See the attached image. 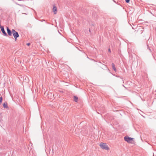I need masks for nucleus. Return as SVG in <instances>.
Here are the masks:
<instances>
[{
    "label": "nucleus",
    "instance_id": "f257e3e1",
    "mask_svg": "<svg viewBox=\"0 0 156 156\" xmlns=\"http://www.w3.org/2000/svg\"><path fill=\"white\" fill-rule=\"evenodd\" d=\"M100 146L103 149L106 150H108L109 149V147L105 143L102 142L100 144Z\"/></svg>",
    "mask_w": 156,
    "mask_h": 156
},
{
    "label": "nucleus",
    "instance_id": "f03ea898",
    "mask_svg": "<svg viewBox=\"0 0 156 156\" xmlns=\"http://www.w3.org/2000/svg\"><path fill=\"white\" fill-rule=\"evenodd\" d=\"M133 139V138L129 137L126 136H125L124 137V140H125L128 143H130V141L132 140Z\"/></svg>",
    "mask_w": 156,
    "mask_h": 156
},
{
    "label": "nucleus",
    "instance_id": "7ed1b4c3",
    "mask_svg": "<svg viewBox=\"0 0 156 156\" xmlns=\"http://www.w3.org/2000/svg\"><path fill=\"white\" fill-rule=\"evenodd\" d=\"M0 28L1 30L4 35L6 36H7L8 35L4 30L3 26H1Z\"/></svg>",
    "mask_w": 156,
    "mask_h": 156
},
{
    "label": "nucleus",
    "instance_id": "20e7f679",
    "mask_svg": "<svg viewBox=\"0 0 156 156\" xmlns=\"http://www.w3.org/2000/svg\"><path fill=\"white\" fill-rule=\"evenodd\" d=\"M13 35L15 39V41H16L17 38L19 37V34L16 31V32L14 33Z\"/></svg>",
    "mask_w": 156,
    "mask_h": 156
},
{
    "label": "nucleus",
    "instance_id": "39448f33",
    "mask_svg": "<svg viewBox=\"0 0 156 156\" xmlns=\"http://www.w3.org/2000/svg\"><path fill=\"white\" fill-rule=\"evenodd\" d=\"M7 32L8 34V35L9 36H12V33L11 31L9 29V28L8 27H6Z\"/></svg>",
    "mask_w": 156,
    "mask_h": 156
},
{
    "label": "nucleus",
    "instance_id": "423d86ee",
    "mask_svg": "<svg viewBox=\"0 0 156 156\" xmlns=\"http://www.w3.org/2000/svg\"><path fill=\"white\" fill-rule=\"evenodd\" d=\"M53 10L54 14H56L57 13V8L55 6H54L53 8Z\"/></svg>",
    "mask_w": 156,
    "mask_h": 156
},
{
    "label": "nucleus",
    "instance_id": "0eeeda50",
    "mask_svg": "<svg viewBox=\"0 0 156 156\" xmlns=\"http://www.w3.org/2000/svg\"><path fill=\"white\" fill-rule=\"evenodd\" d=\"M3 106L4 108H8V107L7 105V103L6 102L5 103H4L3 104Z\"/></svg>",
    "mask_w": 156,
    "mask_h": 156
},
{
    "label": "nucleus",
    "instance_id": "6e6552de",
    "mask_svg": "<svg viewBox=\"0 0 156 156\" xmlns=\"http://www.w3.org/2000/svg\"><path fill=\"white\" fill-rule=\"evenodd\" d=\"M112 68L113 69V70L115 71V72L116 71V69L115 67V64H114V63H112Z\"/></svg>",
    "mask_w": 156,
    "mask_h": 156
},
{
    "label": "nucleus",
    "instance_id": "1a4fd4ad",
    "mask_svg": "<svg viewBox=\"0 0 156 156\" xmlns=\"http://www.w3.org/2000/svg\"><path fill=\"white\" fill-rule=\"evenodd\" d=\"M74 100L76 102H77L78 100V97L76 96H74Z\"/></svg>",
    "mask_w": 156,
    "mask_h": 156
},
{
    "label": "nucleus",
    "instance_id": "9d476101",
    "mask_svg": "<svg viewBox=\"0 0 156 156\" xmlns=\"http://www.w3.org/2000/svg\"><path fill=\"white\" fill-rule=\"evenodd\" d=\"M2 97H0V104H1L2 102Z\"/></svg>",
    "mask_w": 156,
    "mask_h": 156
},
{
    "label": "nucleus",
    "instance_id": "9b49d317",
    "mask_svg": "<svg viewBox=\"0 0 156 156\" xmlns=\"http://www.w3.org/2000/svg\"><path fill=\"white\" fill-rule=\"evenodd\" d=\"M12 31V34H13L14 33L16 32V31L14 29H12V30H11Z\"/></svg>",
    "mask_w": 156,
    "mask_h": 156
},
{
    "label": "nucleus",
    "instance_id": "f8f14e48",
    "mask_svg": "<svg viewBox=\"0 0 156 156\" xmlns=\"http://www.w3.org/2000/svg\"><path fill=\"white\" fill-rule=\"evenodd\" d=\"M125 1L127 3H129L130 1V0H125Z\"/></svg>",
    "mask_w": 156,
    "mask_h": 156
},
{
    "label": "nucleus",
    "instance_id": "ddd939ff",
    "mask_svg": "<svg viewBox=\"0 0 156 156\" xmlns=\"http://www.w3.org/2000/svg\"><path fill=\"white\" fill-rule=\"evenodd\" d=\"M16 4L20 6H23V7H24V5H21V4H17V3H16Z\"/></svg>",
    "mask_w": 156,
    "mask_h": 156
},
{
    "label": "nucleus",
    "instance_id": "4468645a",
    "mask_svg": "<svg viewBox=\"0 0 156 156\" xmlns=\"http://www.w3.org/2000/svg\"><path fill=\"white\" fill-rule=\"evenodd\" d=\"M27 44L28 46H29V45L30 44V43H27Z\"/></svg>",
    "mask_w": 156,
    "mask_h": 156
},
{
    "label": "nucleus",
    "instance_id": "2eb2a0df",
    "mask_svg": "<svg viewBox=\"0 0 156 156\" xmlns=\"http://www.w3.org/2000/svg\"><path fill=\"white\" fill-rule=\"evenodd\" d=\"M108 50V51H109V52H111V50H110V49H109Z\"/></svg>",
    "mask_w": 156,
    "mask_h": 156
},
{
    "label": "nucleus",
    "instance_id": "dca6fc26",
    "mask_svg": "<svg viewBox=\"0 0 156 156\" xmlns=\"http://www.w3.org/2000/svg\"><path fill=\"white\" fill-rule=\"evenodd\" d=\"M149 50L150 51H151V50L150 48H149Z\"/></svg>",
    "mask_w": 156,
    "mask_h": 156
}]
</instances>
